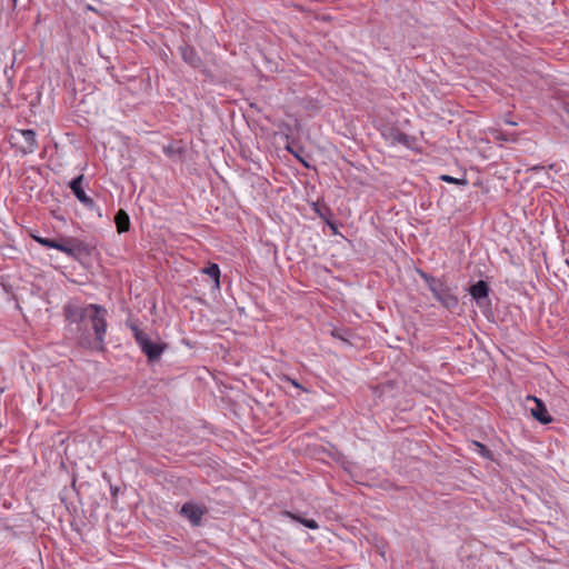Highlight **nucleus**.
Listing matches in <instances>:
<instances>
[{"mask_svg": "<svg viewBox=\"0 0 569 569\" xmlns=\"http://www.w3.org/2000/svg\"><path fill=\"white\" fill-rule=\"evenodd\" d=\"M489 286L486 281L479 280L477 283L470 287V295L477 301L478 305H481V300L486 299L489 295Z\"/></svg>", "mask_w": 569, "mask_h": 569, "instance_id": "nucleus-9", "label": "nucleus"}, {"mask_svg": "<svg viewBox=\"0 0 569 569\" xmlns=\"http://www.w3.org/2000/svg\"><path fill=\"white\" fill-rule=\"evenodd\" d=\"M288 380L297 388H301L300 385L296 381V380H292V379H289Z\"/></svg>", "mask_w": 569, "mask_h": 569, "instance_id": "nucleus-18", "label": "nucleus"}, {"mask_svg": "<svg viewBox=\"0 0 569 569\" xmlns=\"http://www.w3.org/2000/svg\"><path fill=\"white\" fill-rule=\"evenodd\" d=\"M332 336H333V337H337V338H340V339H342V340H346V339H345V338H343V337L338 332V330H333V331H332Z\"/></svg>", "mask_w": 569, "mask_h": 569, "instance_id": "nucleus-17", "label": "nucleus"}, {"mask_svg": "<svg viewBox=\"0 0 569 569\" xmlns=\"http://www.w3.org/2000/svg\"><path fill=\"white\" fill-rule=\"evenodd\" d=\"M20 137L19 149L23 154L33 153L38 149L37 134L31 129L19 130Z\"/></svg>", "mask_w": 569, "mask_h": 569, "instance_id": "nucleus-5", "label": "nucleus"}, {"mask_svg": "<svg viewBox=\"0 0 569 569\" xmlns=\"http://www.w3.org/2000/svg\"><path fill=\"white\" fill-rule=\"evenodd\" d=\"M83 174H80L69 182V187L72 190L77 199L88 208L93 207V200L88 197L82 188Z\"/></svg>", "mask_w": 569, "mask_h": 569, "instance_id": "nucleus-6", "label": "nucleus"}, {"mask_svg": "<svg viewBox=\"0 0 569 569\" xmlns=\"http://www.w3.org/2000/svg\"><path fill=\"white\" fill-rule=\"evenodd\" d=\"M203 273L208 274L212 280L214 281V288H220V269L219 266L216 263H211L208 267H206L203 270Z\"/></svg>", "mask_w": 569, "mask_h": 569, "instance_id": "nucleus-13", "label": "nucleus"}, {"mask_svg": "<svg viewBox=\"0 0 569 569\" xmlns=\"http://www.w3.org/2000/svg\"><path fill=\"white\" fill-rule=\"evenodd\" d=\"M32 238L41 246L57 249L71 258H77L88 252L87 246L76 238H68L63 242L39 236H32Z\"/></svg>", "mask_w": 569, "mask_h": 569, "instance_id": "nucleus-2", "label": "nucleus"}, {"mask_svg": "<svg viewBox=\"0 0 569 569\" xmlns=\"http://www.w3.org/2000/svg\"><path fill=\"white\" fill-rule=\"evenodd\" d=\"M440 179L442 181H446V182H449V183L467 184V180L466 179H457V178H453V177L448 176V174H442L440 177Z\"/></svg>", "mask_w": 569, "mask_h": 569, "instance_id": "nucleus-16", "label": "nucleus"}, {"mask_svg": "<svg viewBox=\"0 0 569 569\" xmlns=\"http://www.w3.org/2000/svg\"><path fill=\"white\" fill-rule=\"evenodd\" d=\"M528 401H533L535 406L530 408V412L535 419L539 422L547 425L552 421L551 416L549 415L546 405L536 397L529 396L527 398Z\"/></svg>", "mask_w": 569, "mask_h": 569, "instance_id": "nucleus-7", "label": "nucleus"}, {"mask_svg": "<svg viewBox=\"0 0 569 569\" xmlns=\"http://www.w3.org/2000/svg\"><path fill=\"white\" fill-rule=\"evenodd\" d=\"M287 149H288V151H290L291 153L295 154L293 150L290 147H288Z\"/></svg>", "mask_w": 569, "mask_h": 569, "instance_id": "nucleus-19", "label": "nucleus"}, {"mask_svg": "<svg viewBox=\"0 0 569 569\" xmlns=\"http://www.w3.org/2000/svg\"><path fill=\"white\" fill-rule=\"evenodd\" d=\"M206 513L207 508L194 502H186L180 510V515L188 519L192 526H199Z\"/></svg>", "mask_w": 569, "mask_h": 569, "instance_id": "nucleus-4", "label": "nucleus"}, {"mask_svg": "<svg viewBox=\"0 0 569 569\" xmlns=\"http://www.w3.org/2000/svg\"><path fill=\"white\" fill-rule=\"evenodd\" d=\"M63 313L67 321L73 326L72 332L81 347H92L90 333L88 330V322L94 332V340L97 348L102 350L104 345V337L107 333V315L108 311L104 307L96 303L80 306L77 303H68L63 308Z\"/></svg>", "mask_w": 569, "mask_h": 569, "instance_id": "nucleus-1", "label": "nucleus"}, {"mask_svg": "<svg viewBox=\"0 0 569 569\" xmlns=\"http://www.w3.org/2000/svg\"><path fill=\"white\" fill-rule=\"evenodd\" d=\"M418 273L425 280L429 290L432 292L433 297L439 295L440 291H442L446 288V284L440 279L435 278L421 270H418Z\"/></svg>", "mask_w": 569, "mask_h": 569, "instance_id": "nucleus-10", "label": "nucleus"}, {"mask_svg": "<svg viewBox=\"0 0 569 569\" xmlns=\"http://www.w3.org/2000/svg\"><path fill=\"white\" fill-rule=\"evenodd\" d=\"M182 59L192 67H199L200 58L193 48L184 46L180 48Z\"/></svg>", "mask_w": 569, "mask_h": 569, "instance_id": "nucleus-11", "label": "nucleus"}, {"mask_svg": "<svg viewBox=\"0 0 569 569\" xmlns=\"http://www.w3.org/2000/svg\"><path fill=\"white\" fill-rule=\"evenodd\" d=\"M284 516L302 523L305 527L309 528V529H318L319 528V525L317 523L316 520L313 519H305V518H301L300 516L298 515H295L290 511H286L284 512Z\"/></svg>", "mask_w": 569, "mask_h": 569, "instance_id": "nucleus-14", "label": "nucleus"}, {"mask_svg": "<svg viewBox=\"0 0 569 569\" xmlns=\"http://www.w3.org/2000/svg\"><path fill=\"white\" fill-rule=\"evenodd\" d=\"M13 2H16V0H13Z\"/></svg>", "mask_w": 569, "mask_h": 569, "instance_id": "nucleus-20", "label": "nucleus"}, {"mask_svg": "<svg viewBox=\"0 0 569 569\" xmlns=\"http://www.w3.org/2000/svg\"><path fill=\"white\" fill-rule=\"evenodd\" d=\"M473 445L476 446L477 451L480 456H482L483 458H487V459H491V452L485 445H482L478 441H473Z\"/></svg>", "mask_w": 569, "mask_h": 569, "instance_id": "nucleus-15", "label": "nucleus"}, {"mask_svg": "<svg viewBox=\"0 0 569 569\" xmlns=\"http://www.w3.org/2000/svg\"><path fill=\"white\" fill-rule=\"evenodd\" d=\"M435 298L448 310H453L459 305L458 298L451 292V290L447 286Z\"/></svg>", "mask_w": 569, "mask_h": 569, "instance_id": "nucleus-8", "label": "nucleus"}, {"mask_svg": "<svg viewBox=\"0 0 569 569\" xmlns=\"http://www.w3.org/2000/svg\"><path fill=\"white\" fill-rule=\"evenodd\" d=\"M129 328L131 329L138 346L147 356L148 360L150 362L157 361L161 357L166 345L158 341H152L149 336L136 323H129Z\"/></svg>", "mask_w": 569, "mask_h": 569, "instance_id": "nucleus-3", "label": "nucleus"}, {"mask_svg": "<svg viewBox=\"0 0 569 569\" xmlns=\"http://www.w3.org/2000/svg\"><path fill=\"white\" fill-rule=\"evenodd\" d=\"M114 222L117 224V230L119 233H122V232H126L129 230V227H130V219H129V216L128 213L120 209L116 217H114Z\"/></svg>", "mask_w": 569, "mask_h": 569, "instance_id": "nucleus-12", "label": "nucleus"}]
</instances>
